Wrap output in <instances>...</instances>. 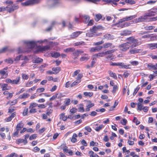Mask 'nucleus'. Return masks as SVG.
Here are the masks:
<instances>
[{"mask_svg":"<svg viewBox=\"0 0 157 157\" xmlns=\"http://www.w3.org/2000/svg\"><path fill=\"white\" fill-rule=\"evenodd\" d=\"M40 0H29L25 2L22 3L21 4L23 6H29L37 4Z\"/></svg>","mask_w":157,"mask_h":157,"instance_id":"obj_5","label":"nucleus"},{"mask_svg":"<svg viewBox=\"0 0 157 157\" xmlns=\"http://www.w3.org/2000/svg\"><path fill=\"white\" fill-rule=\"evenodd\" d=\"M37 134H34L33 135H32L29 138V139L30 140H32L33 139H35L36 137L37 136Z\"/></svg>","mask_w":157,"mask_h":157,"instance_id":"obj_55","label":"nucleus"},{"mask_svg":"<svg viewBox=\"0 0 157 157\" xmlns=\"http://www.w3.org/2000/svg\"><path fill=\"white\" fill-rule=\"evenodd\" d=\"M64 113H62L60 116L59 118L60 119H62L63 121H65L67 120V117L65 115Z\"/></svg>","mask_w":157,"mask_h":157,"instance_id":"obj_42","label":"nucleus"},{"mask_svg":"<svg viewBox=\"0 0 157 157\" xmlns=\"http://www.w3.org/2000/svg\"><path fill=\"white\" fill-rule=\"evenodd\" d=\"M125 2L131 5L135 3V1L132 0H125Z\"/></svg>","mask_w":157,"mask_h":157,"instance_id":"obj_58","label":"nucleus"},{"mask_svg":"<svg viewBox=\"0 0 157 157\" xmlns=\"http://www.w3.org/2000/svg\"><path fill=\"white\" fill-rule=\"evenodd\" d=\"M147 67L150 69H153L154 70H157V69L156 67V64L154 65L152 63H150L148 64Z\"/></svg>","mask_w":157,"mask_h":157,"instance_id":"obj_33","label":"nucleus"},{"mask_svg":"<svg viewBox=\"0 0 157 157\" xmlns=\"http://www.w3.org/2000/svg\"><path fill=\"white\" fill-rule=\"evenodd\" d=\"M145 14L148 18H151V17H150L155 15L156 14V13L155 11L150 10L148 12L146 13Z\"/></svg>","mask_w":157,"mask_h":157,"instance_id":"obj_15","label":"nucleus"},{"mask_svg":"<svg viewBox=\"0 0 157 157\" xmlns=\"http://www.w3.org/2000/svg\"><path fill=\"white\" fill-rule=\"evenodd\" d=\"M60 56V54L58 52H54L51 53V56L55 58H56L59 57Z\"/></svg>","mask_w":157,"mask_h":157,"instance_id":"obj_34","label":"nucleus"},{"mask_svg":"<svg viewBox=\"0 0 157 157\" xmlns=\"http://www.w3.org/2000/svg\"><path fill=\"white\" fill-rule=\"evenodd\" d=\"M80 19L82 21H83L84 23L86 24L88 23L89 21L90 17L88 15H80Z\"/></svg>","mask_w":157,"mask_h":157,"instance_id":"obj_10","label":"nucleus"},{"mask_svg":"<svg viewBox=\"0 0 157 157\" xmlns=\"http://www.w3.org/2000/svg\"><path fill=\"white\" fill-rule=\"evenodd\" d=\"M105 55V52H103L101 53H98L97 54L94 55L96 56V58L97 57H103Z\"/></svg>","mask_w":157,"mask_h":157,"instance_id":"obj_47","label":"nucleus"},{"mask_svg":"<svg viewBox=\"0 0 157 157\" xmlns=\"http://www.w3.org/2000/svg\"><path fill=\"white\" fill-rule=\"evenodd\" d=\"M77 136V135L76 133H74L71 140V142L74 143L76 142L77 141V139H76V137Z\"/></svg>","mask_w":157,"mask_h":157,"instance_id":"obj_35","label":"nucleus"},{"mask_svg":"<svg viewBox=\"0 0 157 157\" xmlns=\"http://www.w3.org/2000/svg\"><path fill=\"white\" fill-rule=\"evenodd\" d=\"M52 70L54 71V72L55 73V74H57L60 71L61 68L59 67H53L52 68Z\"/></svg>","mask_w":157,"mask_h":157,"instance_id":"obj_36","label":"nucleus"},{"mask_svg":"<svg viewBox=\"0 0 157 157\" xmlns=\"http://www.w3.org/2000/svg\"><path fill=\"white\" fill-rule=\"evenodd\" d=\"M130 63L133 66H136L138 65L139 63L138 61H132L130 62Z\"/></svg>","mask_w":157,"mask_h":157,"instance_id":"obj_45","label":"nucleus"},{"mask_svg":"<svg viewBox=\"0 0 157 157\" xmlns=\"http://www.w3.org/2000/svg\"><path fill=\"white\" fill-rule=\"evenodd\" d=\"M133 122L135 123L136 125H138L140 123V122L138 121L137 118L135 117H134Z\"/></svg>","mask_w":157,"mask_h":157,"instance_id":"obj_57","label":"nucleus"},{"mask_svg":"<svg viewBox=\"0 0 157 157\" xmlns=\"http://www.w3.org/2000/svg\"><path fill=\"white\" fill-rule=\"evenodd\" d=\"M81 82L80 80H79L78 79H77L73 83L71 84V87H72L76 85H77L78 83H79Z\"/></svg>","mask_w":157,"mask_h":157,"instance_id":"obj_43","label":"nucleus"},{"mask_svg":"<svg viewBox=\"0 0 157 157\" xmlns=\"http://www.w3.org/2000/svg\"><path fill=\"white\" fill-rule=\"evenodd\" d=\"M33 83V82L32 81H28L25 84L26 87H30L31 86Z\"/></svg>","mask_w":157,"mask_h":157,"instance_id":"obj_53","label":"nucleus"},{"mask_svg":"<svg viewBox=\"0 0 157 157\" xmlns=\"http://www.w3.org/2000/svg\"><path fill=\"white\" fill-rule=\"evenodd\" d=\"M75 50V48H68L64 50V52H73Z\"/></svg>","mask_w":157,"mask_h":157,"instance_id":"obj_44","label":"nucleus"},{"mask_svg":"<svg viewBox=\"0 0 157 157\" xmlns=\"http://www.w3.org/2000/svg\"><path fill=\"white\" fill-rule=\"evenodd\" d=\"M8 48L7 46L3 48L2 49L0 50V53L5 52Z\"/></svg>","mask_w":157,"mask_h":157,"instance_id":"obj_64","label":"nucleus"},{"mask_svg":"<svg viewBox=\"0 0 157 157\" xmlns=\"http://www.w3.org/2000/svg\"><path fill=\"white\" fill-rule=\"evenodd\" d=\"M137 110L140 111H141L143 109V107L144 106L142 105V103H137Z\"/></svg>","mask_w":157,"mask_h":157,"instance_id":"obj_41","label":"nucleus"},{"mask_svg":"<svg viewBox=\"0 0 157 157\" xmlns=\"http://www.w3.org/2000/svg\"><path fill=\"white\" fill-rule=\"evenodd\" d=\"M142 51V50L141 49H136L134 48L130 49L129 52L131 54H133L140 53Z\"/></svg>","mask_w":157,"mask_h":157,"instance_id":"obj_19","label":"nucleus"},{"mask_svg":"<svg viewBox=\"0 0 157 157\" xmlns=\"http://www.w3.org/2000/svg\"><path fill=\"white\" fill-rule=\"evenodd\" d=\"M121 51L125 52L128 50L130 47H131L128 42L120 45L119 46Z\"/></svg>","mask_w":157,"mask_h":157,"instance_id":"obj_6","label":"nucleus"},{"mask_svg":"<svg viewBox=\"0 0 157 157\" xmlns=\"http://www.w3.org/2000/svg\"><path fill=\"white\" fill-rule=\"evenodd\" d=\"M77 111V109L75 108H73L70 109V112L72 113H74L76 112Z\"/></svg>","mask_w":157,"mask_h":157,"instance_id":"obj_60","label":"nucleus"},{"mask_svg":"<svg viewBox=\"0 0 157 157\" xmlns=\"http://www.w3.org/2000/svg\"><path fill=\"white\" fill-rule=\"evenodd\" d=\"M43 61V60L42 59L36 57V58L35 57L33 60V62L34 63H38L42 62Z\"/></svg>","mask_w":157,"mask_h":157,"instance_id":"obj_25","label":"nucleus"},{"mask_svg":"<svg viewBox=\"0 0 157 157\" xmlns=\"http://www.w3.org/2000/svg\"><path fill=\"white\" fill-rule=\"evenodd\" d=\"M50 49V46L46 45L39 48L37 49V52H44Z\"/></svg>","mask_w":157,"mask_h":157,"instance_id":"obj_11","label":"nucleus"},{"mask_svg":"<svg viewBox=\"0 0 157 157\" xmlns=\"http://www.w3.org/2000/svg\"><path fill=\"white\" fill-rule=\"evenodd\" d=\"M21 78L20 77H17L16 79L12 80V84L17 85L19 84Z\"/></svg>","mask_w":157,"mask_h":157,"instance_id":"obj_23","label":"nucleus"},{"mask_svg":"<svg viewBox=\"0 0 157 157\" xmlns=\"http://www.w3.org/2000/svg\"><path fill=\"white\" fill-rule=\"evenodd\" d=\"M16 143L18 144L23 143L24 145H25L28 143L27 140H24V139H18L16 140Z\"/></svg>","mask_w":157,"mask_h":157,"instance_id":"obj_16","label":"nucleus"},{"mask_svg":"<svg viewBox=\"0 0 157 157\" xmlns=\"http://www.w3.org/2000/svg\"><path fill=\"white\" fill-rule=\"evenodd\" d=\"M131 33V31L128 30H125L121 33V35L127 36L130 35Z\"/></svg>","mask_w":157,"mask_h":157,"instance_id":"obj_26","label":"nucleus"},{"mask_svg":"<svg viewBox=\"0 0 157 157\" xmlns=\"http://www.w3.org/2000/svg\"><path fill=\"white\" fill-rule=\"evenodd\" d=\"M102 18V15L100 13L97 14L95 15L94 18L95 20L96 21H98Z\"/></svg>","mask_w":157,"mask_h":157,"instance_id":"obj_38","label":"nucleus"},{"mask_svg":"<svg viewBox=\"0 0 157 157\" xmlns=\"http://www.w3.org/2000/svg\"><path fill=\"white\" fill-rule=\"evenodd\" d=\"M24 125V124L22 122V121H21L19 123H18L17 124L16 128V130L19 131L20 130L21 128L23 127Z\"/></svg>","mask_w":157,"mask_h":157,"instance_id":"obj_20","label":"nucleus"},{"mask_svg":"<svg viewBox=\"0 0 157 157\" xmlns=\"http://www.w3.org/2000/svg\"><path fill=\"white\" fill-rule=\"evenodd\" d=\"M37 104L35 102L32 103L30 104V106L29 107V108H34V107L38 106Z\"/></svg>","mask_w":157,"mask_h":157,"instance_id":"obj_48","label":"nucleus"},{"mask_svg":"<svg viewBox=\"0 0 157 157\" xmlns=\"http://www.w3.org/2000/svg\"><path fill=\"white\" fill-rule=\"evenodd\" d=\"M29 96V94L27 93H24L22 94L19 97V98L20 99L26 98Z\"/></svg>","mask_w":157,"mask_h":157,"instance_id":"obj_31","label":"nucleus"},{"mask_svg":"<svg viewBox=\"0 0 157 157\" xmlns=\"http://www.w3.org/2000/svg\"><path fill=\"white\" fill-rule=\"evenodd\" d=\"M94 103H90L86 106V108L85 109V111L86 112L89 111L90 110V109L93 107L94 105Z\"/></svg>","mask_w":157,"mask_h":157,"instance_id":"obj_29","label":"nucleus"},{"mask_svg":"<svg viewBox=\"0 0 157 157\" xmlns=\"http://www.w3.org/2000/svg\"><path fill=\"white\" fill-rule=\"evenodd\" d=\"M73 56H74V59H76L77 57L78 56L79 54L77 50L74 51L73 53Z\"/></svg>","mask_w":157,"mask_h":157,"instance_id":"obj_49","label":"nucleus"},{"mask_svg":"<svg viewBox=\"0 0 157 157\" xmlns=\"http://www.w3.org/2000/svg\"><path fill=\"white\" fill-rule=\"evenodd\" d=\"M85 43L83 41H80L78 42H77L74 44V45L75 46H77L81 45H84Z\"/></svg>","mask_w":157,"mask_h":157,"instance_id":"obj_51","label":"nucleus"},{"mask_svg":"<svg viewBox=\"0 0 157 157\" xmlns=\"http://www.w3.org/2000/svg\"><path fill=\"white\" fill-rule=\"evenodd\" d=\"M131 24H132V22L131 21L128 22H126L124 23H117L116 25L118 27L123 28L129 26Z\"/></svg>","mask_w":157,"mask_h":157,"instance_id":"obj_8","label":"nucleus"},{"mask_svg":"<svg viewBox=\"0 0 157 157\" xmlns=\"http://www.w3.org/2000/svg\"><path fill=\"white\" fill-rule=\"evenodd\" d=\"M2 88L3 91L9 90L10 89V87L8 86L7 84L5 83L3 84L2 85Z\"/></svg>","mask_w":157,"mask_h":157,"instance_id":"obj_24","label":"nucleus"},{"mask_svg":"<svg viewBox=\"0 0 157 157\" xmlns=\"http://www.w3.org/2000/svg\"><path fill=\"white\" fill-rule=\"evenodd\" d=\"M90 59L88 56L86 54L83 55L80 58V60L81 61H86Z\"/></svg>","mask_w":157,"mask_h":157,"instance_id":"obj_17","label":"nucleus"},{"mask_svg":"<svg viewBox=\"0 0 157 157\" xmlns=\"http://www.w3.org/2000/svg\"><path fill=\"white\" fill-rule=\"evenodd\" d=\"M104 38L109 40H112L114 39V36L113 35H111L109 34H106L103 36Z\"/></svg>","mask_w":157,"mask_h":157,"instance_id":"obj_21","label":"nucleus"},{"mask_svg":"<svg viewBox=\"0 0 157 157\" xmlns=\"http://www.w3.org/2000/svg\"><path fill=\"white\" fill-rule=\"evenodd\" d=\"M40 42L41 43H43L45 42H48V40L46 39H45L43 40H40L39 41H25V43L26 44V46L28 48H32L35 47L36 45V44L37 42Z\"/></svg>","mask_w":157,"mask_h":157,"instance_id":"obj_2","label":"nucleus"},{"mask_svg":"<svg viewBox=\"0 0 157 157\" xmlns=\"http://www.w3.org/2000/svg\"><path fill=\"white\" fill-rule=\"evenodd\" d=\"M96 56L95 55H93L92 56V60L91 62V67H94L95 63L96 61Z\"/></svg>","mask_w":157,"mask_h":157,"instance_id":"obj_28","label":"nucleus"},{"mask_svg":"<svg viewBox=\"0 0 157 157\" xmlns=\"http://www.w3.org/2000/svg\"><path fill=\"white\" fill-rule=\"evenodd\" d=\"M6 10L8 11L9 13L15 10L18 9L19 8L17 5L13 4H10L7 5L6 7Z\"/></svg>","mask_w":157,"mask_h":157,"instance_id":"obj_7","label":"nucleus"},{"mask_svg":"<svg viewBox=\"0 0 157 157\" xmlns=\"http://www.w3.org/2000/svg\"><path fill=\"white\" fill-rule=\"evenodd\" d=\"M40 150V148L36 146L34 147L32 150V151L34 152H36L39 151Z\"/></svg>","mask_w":157,"mask_h":157,"instance_id":"obj_62","label":"nucleus"},{"mask_svg":"<svg viewBox=\"0 0 157 157\" xmlns=\"http://www.w3.org/2000/svg\"><path fill=\"white\" fill-rule=\"evenodd\" d=\"M118 101L117 100H116L114 103L113 106H112V109H110V110H113V109L116 107V106L118 105Z\"/></svg>","mask_w":157,"mask_h":157,"instance_id":"obj_63","label":"nucleus"},{"mask_svg":"<svg viewBox=\"0 0 157 157\" xmlns=\"http://www.w3.org/2000/svg\"><path fill=\"white\" fill-rule=\"evenodd\" d=\"M126 40L128 41L131 47L132 48L136 47L141 44V43L138 42V40L135 39L133 36L127 38Z\"/></svg>","mask_w":157,"mask_h":157,"instance_id":"obj_1","label":"nucleus"},{"mask_svg":"<svg viewBox=\"0 0 157 157\" xmlns=\"http://www.w3.org/2000/svg\"><path fill=\"white\" fill-rule=\"evenodd\" d=\"M82 33V32L81 31H76L73 33H71L70 36V37L72 39H75L81 34Z\"/></svg>","mask_w":157,"mask_h":157,"instance_id":"obj_12","label":"nucleus"},{"mask_svg":"<svg viewBox=\"0 0 157 157\" xmlns=\"http://www.w3.org/2000/svg\"><path fill=\"white\" fill-rule=\"evenodd\" d=\"M29 109H30L29 112L30 113H34L37 112L36 109L34 108H29Z\"/></svg>","mask_w":157,"mask_h":157,"instance_id":"obj_61","label":"nucleus"},{"mask_svg":"<svg viewBox=\"0 0 157 157\" xmlns=\"http://www.w3.org/2000/svg\"><path fill=\"white\" fill-rule=\"evenodd\" d=\"M150 21V18H148L145 14L144 15L139 17L138 18L136 19L131 22L134 23L141 22H142Z\"/></svg>","mask_w":157,"mask_h":157,"instance_id":"obj_3","label":"nucleus"},{"mask_svg":"<svg viewBox=\"0 0 157 157\" xmlns=\"http://www.w3.org/2000/svg\"><path fill=\"white\" fill-rule=\"evenodd\" d=\"M83 94L86 97H91L93 96V93L92 92H85Z\"/></svg>","mask_w":157,"mask_h":157,"instance_id":"obj_39","label":"nucleus"},{"mask_svg":"<svg viewBox=\"0 0 157 157\" xmlns=\"http://www.w3.org/2000/svg\"><path fill=\"white\" fill-rule=\"evenodd\" d=\"M102 48V46H98L94 47L91 48H89L90 52H96L98 51Z\"/></svg>","mask_w":157,"mask_h":157,"instance_id":"obj_13","label":"nucleus"},{"mask_svg":"<svg viewBox=\"0 0 157 157\" xmlns=\"http://www.w3.org/2000/svg\"><path fill=\"white\" fill-rule=\"evenodd\" d=\"M28 108H25L23 113V115L24 116H25L27 115L28 113Z\"/></svg>","mask_w":157,"mask_h":157,"instance_id":"obj_52","label":"nucleus"},{"mask_svg":"<svg viewBox=\"0 0 157 157\" xmlns=\"http://www.w3.org/2000/svg\"><path fill=\"white\" fill-rule=\"evenodd\" d=\"M104 127V125L103 124H101L99 126L95 128V130L96 131L98 132L100 130H101L102 128Z\"/></svg>","mask_w":157,"mask_h":157,"instance_id":"obj_40","label":"nucleus"},{"mask_svg":"<svg viewBox=\"0 0 157 157\" xmlns=\"http://www.w3.org/2000/svg\"><path fill=\"white\" fill-rule=\"evenodd\" d=\"M102 48H115V46L113 45L112 44L109 43H106L103 44Z\"/></svg>","mask_w":157,"mask_h":157,"instance_id":"obj_14","label":"nucleus"},{"mask_svg":"<svg viewBox=\"0 0 157 157\" xmlns=\"http://www.w3.org/2000/svg\"><path fill=\"white\" fill-rule=\"evenodd\" d=\"M64 103L65 105L66 106L69 105L71 103V100L69 98L66 99Z\"/></svg>","mask_w":157,"mask_h":157,"instance_id":"obj_46","label":"nucleus"},{"mask_svg":"<svg viewBox=\"0 0 157 157\" xmlns=\"http://www.w3.org/2000/svg\"><path fill=\"white\" fill-rule=\"evenodd\" d=\"M147 46L150 49H154L157 48V43L149 44Z\"/></svg>","mask_w":157,"mask_h":157,"instance_id":"obj_18","label":"nucleus"},{"mask_svg":"<svg viewBox=\"0 0 157 157\" xmlns=\"http://www.w3.org/2000/svg\"><path fill=\"white\" fill-rule=\"evenodd\" d=\"M117 49H111L105 52V55H113L112 53L116 51Z\"/></svg>","mask_w":157,"mask_h":157,"instance_id":"obj_37","label":"nucleus"},{"mask_svg":"<svg viewBox=\"0 0 157 157\" xmlns=\"http://www.w3.org/2000/svg\"><path fill=\"white\" fill-rule=\"evenodd\" d=\"M17 157V155L15 153H12L10 155L6 156L5 157Z\"/></svg>","mask_w":157,"mask_h":157,"instance_id":"obj_56","label":"nucleus"},{"mask_svg":"<svg viewBox=\"0 0 157 157\" xmlns=\"http://www.w3.org/2000/svg\"><path fill=\"white\" fill-rule=\"evenodd\" d=\"M137 17L136 15H133L130 16L128 17H125L126 21H128L131 20Z\"/></svg>","mask_w":157,"mask_h":157,"instance_id":"obj_30","label":"nucleus"},{"mask_svg":"<svg viewBox=\"0 0 157 157\" xmlns=\"http://www.w3.org/2000/svg\"><path fill=\"white\" fill-rule=\"evenodd\" d=\"M78 111L81 113H83L85 111L83 105L82 104H81L79 105V107L78 108Z\"/></svg>","mask_w":157,"mask_h":157,"instance_id":"obj_32","label":"nucleus"},{"mask_svg":"<svg viewBox=\"0 0 157 157\" xmlns=\"http://www.w3.org/2000/svg\"><path fill=\"white\" fill-rule=\"evenodd\" d=\"M118 65L119 66V68H129V66H130V65H126L124 63H119Z\"/></svg>","mask_w":157,"mask_h":157,"instance_id":"obj_22","label":"nucleus"},{"mask_svg":"<svg viewBox=\"0 0 157 157\" xmlns=\"http://www.w3.org/2000/svg\"><path fill=\"white\" fill-rule=\"evenodd\" d=\"M22 78L23 79L27 80L29 78V76L25 74H22Z\"/></svg>","mask_w":157,"mask_h":157,"instance_id":"obj_54","label":"nucleus"},{"mask_svg":"<svg viewBox=\"0 0 157 157\" xmlns=\"http://www.w3.org/2000/svg\"><path fill=\"white\" fill-rule=\"evenodd\" d=\"M98 31V30L96 29V26H94L93 27L92 29H90L89 32L86 33V36L90 37H93L95 36V35L96 36H97L98 35H95V33Z\"/></svg>","mask_w":157,"mask_h":157,"instance_id":"obj_4","label":"nucleus"},{"mask_svg":"<svg viewBox=\"0 0 157 157\" xmlns=\"http://www.w3.org/2000/svg\"><path fill=\"white\" fill-rule=\"evenodd\" d=\"M5 61L8 63L12 64L13 62V61L11 58H9L5 60Z\"/></svg>","mask_w":157,"mask_h":157,"instance_id":"obj_50","label":"nucleus"},{"mask_svg":"<svg viewBox=\"0 0 157 157\" xmlns=\"http://www.w3.org/2000/svg\"><path fill=\"white\" fill-rule=\"evenodd\" d=\"M8 68V67H6L0 70V74L2 75V78H5L7 76L8 72L7 70Z\"/></svg>","mask_w":157,"mask_h":157,"instance_id":"obj_9","label":"nucleus"},{"mask_svg":"<svg viewBox=\"0 0 157 157\" xmlns=\"http://www.w3.org/2000/svg\"><path fill=\"white\" fill-rule=\"evenodd\" d=\"M88 154L90 157H94V155L96 153H95L94 151H91L89 152Z\"/></svg>","mask_w":157,"mask_h":157,"instance_id":"obj_59","label":"nucleus"},{"mask_svg":"<svg viewBox=\"0 0 157 157\" xmlns=\"http://www.w3.org/2000/svg\"><path fill=\"white\" fill-rule=\"evenodd\" d=\"M108 73L111 77L115 79L117 78V76L115 73H113L111 71H109Z\"/></svg>","mask_w":157,"mask_h":157,"instance_id":"obj_27","label":"nucleus"}]
</instances>
